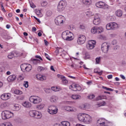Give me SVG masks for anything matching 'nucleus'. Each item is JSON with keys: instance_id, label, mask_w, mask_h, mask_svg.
Returning a JSON list of instances; mask_svg holds the SVG:
<instances>
[{"instance_id": "nucleus-1", "label": "nucleus", "mask_w": 126, "mask_h": 126, "mask_svg": "<svg viewBox=\"0 0 126 126\" xmlns=\"http://www.w3.org/2000/svg\"><path fill=\"white\" fill-rule=\"evenodd\" d=\"M77 119L85 125H91L92 124V117L87 114L80 113L77 115Z\"/></svg>"}, {"instance_id": "nucleus-2", "label": "nucleus", "mask_w": 126, "mask_h": 126, "mask_svg": "<svg viewBox=\"0 0 126 126\" xmlns=\"http://www.w3.org/2000/svg\"><path fill=\"white\" fill-rule=\"evenodd\" d=\"M62 37L63 40L66 41H72L74 39L73 37V33L69 31H66L62 33Z\"/></svg>"}, {"instance_id": "nucleus-3", "label": "nucleus", "mask_w": 126, "mask_h": 126, "mask_svg": "<svg viewBox=\"0 0 126 126\" xmlns=\"http://www.w3.org/2000/svg\"><path fill=\"white\" fill-rule=\"evenodd\" d=\"M67 5V4L66 3V0H60L57 6V10L58 12H63V11H64V10L65 9V7H66Z\"/></svg>"}, {"instance_id": "nucleus-4", "label": "nucleus", "mask_w": 126, "mask_h": 126, "mask_svg": "<svg viewBox=\"0 0 126 126\" xmlns=\"http://www.w3.org/2000/svg\"><path fill=\"white\" fill-rule=\"evenodd\" d=\"M29 101L32 104H38L42 102V98L37 95H32L29 98Z\"/></svg>"}, {"instance_id": "nucleus-5", "label": "nucleus", "mask_w": 126, "mask_h": 126, "mask_svg": "<svg viewBox=\"0 0 126 126\" xmlns=\"http://www.w3.org/2000/svg\"><path fill=\"white\" fill-rule=\"evenodd\" d=\"M13 116H14L13 113L8 110L3 111L1 113L2 120H7L8 119H10V118H12Z\"/></svg>"}, {"instance_id": "nucleus-6", "label": "nucleus", "mask_w": 126, "mask_h": 126, "mask_svg": "<svg viewBox=\"0 0 126 126\" xmlns=\"http://www.w3.org/2000/svg\"><path fill=\"white\" fill-rule=\"evenodd\" d=\"M29 116L35 119H41L42 118V113L40 111L36 110H31L29 112Z\"/></svg>"}, {"instance_id": "nucleus-7", "label": "nucleus", "mask_w": 126, "mask_h": 126, "mask_svg": "<svg viewBox=\"0 0 126 126\" xmlns=\"http://www.w3.org/2000/svg\"><path fill=\"white\" fill-rule=\"evenodd\" d=\"M55 22L56 25H63L65 22V17L63 15H59L56 18Z\"/></svg>"}, {"instance_id": "nucleus-8", "label": "nucleus", "mask_w": 126, "mask_h": 126, "mask_svg": "<svg viewBox=\"0 0 126 126\" xmlns=\"http://www.w3.org/2000/svg\"><path fill=\"white\" fill-rule=\"evenodd\" d=\"M106 28L107 30H116L119 28V25L115 22H111L106 25Z\"/></svg>"}, {"instance_id": "nucleus-9", "label": "nucleus", "mask_w": 126, "mask_h": 126, "mask_svg": "<svg viewBox=\"0 0 126 126\" xmlns=\"http://www.w3.org/2000/svg\"><path fill=\"white\" fill-rule=\"evenodd\" d=\"M86 41V36L83 34H80L77 38L76 43L77 45H83Z\"/></svg>"}, {"instance_id": "nucleus-10", "label": "nucleus", "mask_w": 126, "mask_h": 126, "mask_svg": "<svg viewBox=\"0 0 126 126\" xmlns=\"http://www.w3.org/2000/svg\"><path fill=\"white\" fill-rule=\"evenodd\" d=\"M58 111V107L55 105H51L48 106V112L50 115H56Z\"/></svg>"}, {"instance_id": "nucleus-11", "label": "nucleus", "mask_w": 126, "mask_h": 126, "mask_svg": "<svg viewBox=\"0 0 126 126\" xmlns=\"http://www.w3.org/2000/svg\"><path fill=\"white\" fill-rule=\"evenodd\" d=\"M95 6L99 8H102V9H109V5L102 1L96 2L95 3Z\"/></svg>"}, {"instance_id": "nucleus-12", "label": "nucleus", "mask_w": 126, "mask_h": 126, "mask_svg": "<svg viewBox=\"0 0 126 126\" xmlns=\"http://www.w3.org/2000/svg\"><path fill=\"white\" fill-rule=\"evenodd\" d=\"M104 31V29L102 27H94L91 29L92 34H99L102 33Z\"/></svg>"}, {"instance_id": "nucleus-13", "label": "nucleus", "mask_w": 126, "mask_h": 126, "mask_svg": "<svg viewBox=\"0 0 126 126\" xmlns=\"http://www.w3.org/2000/svg\"><path fill=\"white\" fill-rule=\"evenodd\" d=\"M95 45L96 41L93 40H89L87 43L86 47L88 50H92L95 48Z\"/></svg>"}, {"instance_id": "nucleus-14", "label": "nucleus", "mask_w": 126, "mask_h": 126, "mask_svg": "<svg viewBox=\"0 0 126 126\" xmlns=\"http://www.w3.org/2000/svg\"><path fill=\"white\" fill-rule=\"evenodd\" d=\"M69 89L73 91H81V87L78 84H73L69 86Z\"/></svg>"}, {"instance_id": "nucleus-15", "label": "nucleus", "mask_w": 126, "mask_h": 126, "mask_svg": "<svg viewBox=\"0 0 126 126\" xmlns=\"http://www.w3.org/2000/svg\"><path fill=\"white\" fill-rule=\"evenodd\" d=\"M109 47H110V45L107 43L104 42L101 45V50L105 54H107L109 51Z\"/></svg>"}, {"instance_id": "nucleus-16", "label": "nucleus", "mask_w": 126, "mask_h": 126, "mask_svg": "<svg viewBox=\"0 0 126 126\" xmlns=\"http://www.w3.org/2000/svg\"><path fill=\"white\" fill-rule=\"evenodd\" d=\"M10 98H11V94L10 93L3 94L0 95V98L4 101H6V100H8Z\"/></svg>"}, {"instance_id": "nucleus-17", "label": "nucleus", "mask_w": 126, "mask_h": 126, "mask_svg": "<svg viewBox=\"0 0 126 126\" xmlns=\"http://www.w3.org/2000/svg\"><path fill=\"white\" fill-rule=\"evenodd\" d=\"M58 77L60 78L62 80V83L63 85H67V83H68V81L66 80V78H65L63 75H58Z\"/></svg>"}, {"instance_id": "nucleus-18", "label": "nucleus", "mask_w": 126, "mask_h": 126, "mask_svg": "<svg viewBox=\"0 0 126 126\" xmlns=\"http://www.w3.org/2000/svg\"><path fill=\"white\" fill-rule=\"evenodd\" d=\"M93 23L94 25H99L101 23V19L98 15H95Z\"/></svg>"}, {"instance_id": "nucleus-19", "label": "nucleus", "mask_w": 126, "mask_h": 126, "mask_svg": "<svg viewBox=\"0 0 126 126\" xmlns=\"http://www.w3.org/2000/svg\"><path fill=\"white\" fill-rule=\"evenodd\" d=\"M22 105L24 108H27V109H29L32 107V104L31 102L28 101H25L22 102Z\"/></svg>"}, {"instance_id": "nucleus-20", "label": "nucleus", "mask_w": 126, "mask_h": 126, "mask_svg": "<svg viewBox=\"0 0 126 126\" xmlns=\"http://www.w3.org/2000/svg\"><path fill=\"white\" fill-rule=\"evenodd\" d=\"M36 78H37V79H38V80H40V81H44V80H46V79H47L46 76L41 75L40 74H36Z\"/></svg>"}, {"instance_id": "nucleus-21", "label": "nucleus", "mask_w": 126, "mask_h": 126, "mask_svg": "<svg viewBox=\"0 0 126 126\" xmlns=\"http://www.w3.org/2000/svg\"><path fill=\"white\" fill-rule=\"evenodd\" d=\"M54 126H70V123L67 121H63L61 122V124H56Z\"/></svg>"}, {"instance_id": "nucleus-22", "label": "nucleus", "mask_w": 126, "mask_h": 126, "mask_svg": "<svg viewBox=\"0 0 126 126\" xmlns=\"http://www.w3.org/2000/svg\"><path fill=\"white\" fill-rule=\"evenodd\" d=\"M97 125H99L100 126H105L106 124V120L104 119H99L97 121Z\"/></svg>"}, {"instance_id": "nucleus-23", "label": "nucleus", "mask_w": 126, "mask_h": 126, "mask_svg": "<svg viewBox=\"0 0 126 126\" xmlns=\"http://www.w3.org/2000/svg\"><path fill=\"white\" fill-rule=\"evenodd\" d=\"M82 3L86 6H89L92 4V0H82Z\"/></svg>"}, {"instance_id": "nucleus-24", "label": "nucleus", "mask_w": 126, "mask_h": 126, "mask_svg": "<svg viewBox=\"0 0 126 126\" xmlns=\"http://www.w3.org/2000/svg\"><path fill=\"white\" fill-rule=\"evenodd\" d=\"M9 106H10L9 102H5L1 103L0 107L1 109H5V108H8Z\"/></svg>"}, {"instance_id": "nucleus-25", "label": "nucleus", "mask_w": 126, "mask_h": 126, "mask_svg": "<svg viewBox=\"0 0 126 126\" xmlns=\"http://www.w3.org/2000/svg\"><path fill=\"white\" fill-rule=\"evenodd\" d=\"M17 56V52L15 51H13L9 54L8 55V58L10 59H13L14 57H16Z\"/></svg>"}, {"instance_id": "nucleus-26", "label": "nucleus", "mask_w": 126, "mask_h": 126, "mask_svg": "<svg viewBox=\"0 0 126 126\" xmlns=\"http://www.w3.org/2000/svg\"><path fill=\"white\" fill-rule=\"evenodd\" d=\"M16 80V76L15 75H11L7 78L8 82H12Z\"/></svg>"}, {"instance_id": "nucleus-27", "label": "nucleus", "mask_w": 126, "mask_h": 126, "mask_svg": "<svg viewBox=\"0 0 126 126\" xmlns=\"http://www.w3.org/2000/svg\"><path fill=\"white\" fill-rule=\"evenodd\" d=\"M59 100V97L57 95H52L50 99V102L52 103H56Z\"/></svg>"}, {"instance_id": "nucleus-28", "label": "nucleus", "mask_w": 126, "mask_h": 126, "mask_svg": "<svg viewBox=\"0 0 126 126\" xmlns=\"http://www.w3.org/2000/svg\"><path fill=\"white\" fill-rule=\"evenodd\" d=\"M12 93H13L14 94H16V95H21L22 94V91L21 90H19L18 89H12L11 90Z\"/></svg>"}, {"instance_id": "nucleus-29", "label": "nucleus", "mask_w": 126, "mask_h": 126, "mask_svg": "<svg viewBox=\"0 0 126 126\" xmlns=\"http://www.w3.org/2000/svg\"><path fill=\"white\" fill-rule=\"evenodd\" d=\"M115 14L118 17H121L123 16V11L121 9H118L115 11Z\"/></svg>"}, {"instance_id": "nucleus-30", "label": "nucleus", "mask_w": 126, "mask_h": 126, "mask_svg": "<svg viewBox=\"0 0 126 126\" xmlns=\"http://www.w3.org/2000/svg\"><path fill=\"white\" fill-rule=\"evenodd\" d=\"M44 107H45V104L44 103H40L39 105L36 106L35 108L36 110H43L44 109Z\"/></svg>"}, {"instance_id": "nucleus-31", "label": "nucleus", "mask_w": 126, "mask_h": 126, "mask_svg": "<svg viewBox=\"0 0 126 126\" xmlns=\"http://www.w3.org/2000/svg\"><path fill=\"white\" fill-rule=\"evenodd\" d=\"M71 98L73 100H78L79 99H81V96L79 94H73Z\"/></svg>"}, {"instance_id": "nucleus-32", "label": "nucleus", "mask_w": 126, "mask_h": 126, "mask_svg": "<svg viewBox=\"0 0 126 126\" xmlns=\"http://www.w3.org/2000/svg\"><path fill=\"white\" fill-rule=\"evenodd\" d=\"M37 71L39 72H41L42 71H44V70H47V68L46 67H44L43 66H38L37 67Z\"/></svg>"}, {"instance_id": "nucleus-33", "label": "nucleus", "mask_w": 126, "mask_h": 126, "mask_svg": "<svg viewBox=\"0 0 126 126\" xmlns=\"http://www.w3.org/2000/svg\"><path fill=\"white\" fill-rule=\"evenodd\" d=\"M64 109L68 112H73V108L70 106H64Z\"/></svg>"}, {"instance_id": "nucleus-34", "label": "nucleus", "mask_w": 126, "mask_h": 126, "mask_svg": "<svg viewBox=\"0 0 126 126\" xmlns=\"http://www.w3.org/2000/svg\"><path fill=\"white\" fill-rule=\"evenodd\" d=\"M32 69V65H31V64H28L25 70H26V71H27L28 72H29V71H30V70H31Z\"/></svg>"}, {"instance_id": "nucleus-35", "label": "nucleus", "mask_w": 126, "mask_h": 126, "mask_svg": "<svg viewBox=\"0 0 126 126\" xmlns=\"http://www.w3.org/2000/svg\"><path fill=\"white\" fill-rule=\"evenodd\" d=\"M21 107L20 106V105L18 104H15L14 105V107L13 108L15 111H19L20 110Z\"/></svg>"}, {"instance_id": "nucleus-36", "label": "nucleus", "mask_w": 126, "mask_h": 126, "mask_svg": "<svg viewBox=\"0 0 126 126\" xmlns=\"http://www.w3.org/2000/svg\"><path fill=\"white\" fill-rule=\"evenodd\" d=\"M86 15L88 17H90V16H93L94 15V13L91 12L90 10L87 11L86 12Z\"/></svg>"}, {"instance_id": "nucleus-37", "label": "nucleus", "mask_w": 126, "mask_h": 126, "mask_svg": "<svg viewBox=\"0 0 126 126\" xmlns=\"http://www.w3.org/2000/svg\"><path fill=\"white\" fill-rule=\"evenodd\" d=\"M101 57H96L95 58V64H100L101 63Z\"/></svg>"}, {"instance_id": "nucleus-38", "label": "nucleus", "mask_w": 126, "mask_h": 126, "mask_svg": "<svg viewBox=\"0 0 126 126\" xmlns=\"http://www.w3.org/2000/svg\"><path fill=\"white\" fill-rule=\"evenodd\" d=\"M94 72L95 73H97L99 75H101V74H102V73H103V71H100V69H99V68H95V69H94Z\"/></svg>"}, {"instance_id": "nucleus-39", "label": "nucleus", "mask_w": 126, "mask_h": 126, "mask_svg": "<svg viewBox=\"0 0 126 126\" xmlns=\"http://www.w3.org/2000/svg\"><path fill=\"white\" fill-rule=\"evenodd\" d=\"M51 89L53 91H55V92H58V91H60V90H61V89L60 87H52L51 88Z\"/></svg>"}, {"instance_id": "nucleus-40", "label": "nucleus", "mask_w": 126, "mask_h": 126, "mask_svg": "<svg viewBox=\"0 0 126 126\" xmlns=\"http://www.w3.org/2000/svg\"><path fill=\"white\" fill-rule=\"evenodd\" d=\"M0 126H13L12 124L10 122H6L4 124H1Z\"/></svg>"}, {"instance_id": "nucleus-41", "label": "nucleus", "mask_w": 126, "mask_h": 126, "mask_svg": "<svg viewBox=\"0 0 126 126\" xmlns=\"http://www.w3.org/2000/svg\"><path fill=\"white\" fill-rule=\"evenodd\" d=\"M28 64L24 63L21 65V69L22 70H25Z\"/></svg>"}, {"instance_id": "nucleus-42", "label": "nucleus", "mask_w": 126, "mask_h": 126, "mask_svg": "<svg viewBox=\"0 0 126 126\" xmlns=\"http://www.w3.org/2000/svg\"><path fill=\"white\" fill-rule=\"evenodd\" d=\"M48 5V2L46 1H42L41 2V5L42 7H45V6H47Z\"/></svg>"}, {"instance_id": "nucleus-43", "label": "nucleus", "mask_w": 126, "mask_h": 126, "mask_svg": "<svg viewBox=\"0 0 126 126\" xmlns=\"http://www.w3.org/2000/svg\"><path fill=\"white\" fill-rule=\"evenodd\" d=\"M35 11L37 15L42 16V13L41 12V10L35 9Z\"/></svg>"}, {"instance_id": "nucleus-44", "label": "nucleus", "mask_w": 126, "mask_h": 126, "mask_svg": "<svg viewBox=\"0 0 126 126\" xmlns=\"http://www.w3.org/2000/svg\"><path fill=\"white\" fill-rule=\"evenodd\" d=\"M102 89H105V90H106L107 91H114V89H111L110 88H107V87H105V86H102Z\"/></svg>"}, {"instance_id": "nucleus-45", "label": "nucleus", "mask_w": 126, "mask_h": 126, "mask_svg": "<svg viewBox=\"0 0 126 126\" xmlns=\"http://www.w3.org/2000/svg\"><path fill=\"white\" fill-rule=\"evenodd\" d=\"M32 63H34V64H37V63H40V60L38 59H33Z\"/></svg>"}, {"instance_id": "nucleus-46", "label": "nucleus", "mask_w": 126, "mask_h": 126, "mask_svg": "<svg viewBox=\"0 0 126 126\" xmlns=\"http://www.w3.org/2000/svg\"><path fill=\"white\" fill-rule=\"evenodd\" d=\"M88 98L89 99H90L91 100H92V99H94V98H95V94H90L88 96Z\"/></svg>"}, {"instance_id": "nucleus-47", "label": "nucleus", "mask_w": 126, "mask_h": 126, "mask_svg": "<svg viewBox=\"0 0 126 126\" xmlns=\"http://www.w3.org/2000/svg\"><path fill=\"white\" fill-rule=\"evenodd\" d=\"M105 105H106V102L105 101H102L97 104V106H98V107H101L102 106H105Z\"/></svg>"}, {"instance_id": "nucleus-48", "label": "nucleus", "mask_w": 126, "mask_h": 126, "mask_svg": "<svg viewBox=\"0 0 126 126\" xmlns=\"http://www.w3.org/2000/svg\"><path fill=\"white\" fill-rule=\"evenodd\" d=\"M24 86H25V87H26V88H28V87L29 86L28 81L24 82Z\"/></svg>"}, {"instance_id": "nucleus-49", "label": "nucleus", "mask_w": 126, "mask_h": 126, "mask_svg": "<svg viewBox=\"0 0 126 126\" xmlns=\"http://www.w3.org/2000/svg\"><path fill=\"white\" fill-rule=\"evenodd\" d=\"M44 56L45 58L48 60V61H52V59L50 58V56H49V55H48V54L45 53Z\"/></svg>"}, {"instance_id": "nucleus-50", "label": "nucleus", "mask_w": 126, "mask_h": 126, "mask_svg": "<svg viewBox=\"0 0 126 126\" xmlns=\"http://www.w3.org/2000/svg\"><path fill=\"white\" fill-rule=\"evenodd\" d=\"M81 108H82V110H86L87 109V105L83 104L81 106Z\"/></svg>"}, {"instance_id": "nucleus-51", "label": "nucleus", "mask_w": 126, "mask_h": 126, "mask_svg": "<svg viewBox=\"0 0 126 126\" xmlns=\"http://www.w3.org/2000/svg\"><path fill=\"white\" fill-rule=\"evenodd\" d=\"M64 50H63V49L61 48L57 49V52H58V53H63V52H64Z\"/></svg>"}, {"instance_id": "nucleus-52", "label": "nucleus", "mask_w": 126, "mask_h": 126, "mask_svg": "<svg viewBox=\"0 0 126 126\" xmlns=\"http://www.w3.org/2000/svg\"><path fill=\"white\" fill-rule=\"evenodd\" d=\"M46 14L47 16H51V15H52V11H48L46 12Z\"/></svg>"}, {"instance_id": "nucleus-53", "label": "nucleus", "mask_w": 126, "mask_h": 126, "mask_svg": "<svg viewBox=\"0 0 126 126\" xmlns=\"http://www.w3.org/2000/svg\"><path fill=\"white\" fill-rule=\"evenodd\" d=\"M30 5H31V7H32V8H34V7H36V6L33 2H31Z\"/></svg>"}, {"instance_id": "nucleus-54", "label": "nucleus", "mask_w": 126, "mask_h": 126, "mask_svg": "<svg viewBox=\"0 0 126 126\" xmlns=\"http://www.w3.org/2000/svg\"><path fill=\"white\" fill-rule=\"evenodd\" d=\"M79 28L80 29H85V26L83 24L80 25Z\"/></svg>"}, {"instance_id": "nucleus-55", "label": "nucleus", "mask_w": 126, "mask_h": 126, "mask_svg": "<svg viewBox=\"0 0 126 126\" xmlns=\"http://www.w3.org/2000/svg\"><path fill=\"white\" fill-rule=\"evenodd\" d=\"M36 59H39L40 60V61H43V59H42V57H41L40 56L36 55L35 56Z\"/></svg>"}, {"instance_id": "nucleus-56", "label": "nucleus", "mask_w": 126, "mask_h": 126, "mask_svg": "<svg viewBox=\"0 0 126 126\" xmlns=\"http://www.w3.org/2000/svg\"><path fill=\"white\" fill-rule=\"evenodd\" d=\"M5 68H6V69H10V66L8 64H7V65H5Z\"/></svg>"}, {"instance_id": "nucleus-57", "label": "nucleus", "mask_w": 126, "mask_h": 126, "mask_svg": "<svg viewBox=\"0 0 126 126\" xmlns=\"http://www.w3.org/2000/svg\"><path fill=\"white\" fill-rule=\"evenodd\" d=\"M108 79H112L113 78V75H109L107 76Z\"/></svg>"}, {"instance_id": "nucleus-58", "label": "nucleus", "mask_w": 126, "mask_h": 126, "mask_svg": "<svg viewBox=\"0 0 126 126\" xmlns=\"http://www.w3.org/2000/svg\"><path fill=\"white\" fill-rule=\"evenodd\" d=\"M32 32H36V31H37V29L35 27L32 28Z\"/></svg>"}, {"instance_id": "nucleus-59", "label": "nucleus", "mask_w": 126, "mask_h": 126, "mask_svg": "<svg viewBox=\"0 0 126 126\" xmlns=\"http://www.w3.org/2000/svg\"><path fill=\"white\" fill-rule=\"evenodd\" d=\"M103 99V96L99 95L98 97L97 98V100H102Z\"/></svg>"}, {"instance_id": "nucleus-60", "label": "nucleus", "mask_w": 126, "mask_h": 126, "mask_svg": "<svg viewBox=\"0 0 126 126\" xmlns=\"http://www.w3.org/2000/svg\"><path fill=\"white\" fill-rule=\"evenodd\" d=\"M117 40H113V41L112 42V44L113 45H116V44H117Z\"/></svg>"}, {"instance_id": "nucleus-61", "label": "nucleus", "mask_w": 126, "mask_h": 126, "mask_svg": "<svg viewBox=\"0 0 126 126\" xmlns=\"http://www.w3.org/2000/svg\"><path fill=\"white\" fill-rule=\"evenodd\" d=\"M18 79H20V80H23L24 79V78L22 76H19L18 77Z\"/></svg>"}, {"instance_id": "nucleus-62", "label": "nucleus", "mask_w": 126, "mask_h": 126, "mask_svg": "<svg viewBox=\"0 0 126 126\" xmlns=\"http://www.w3.org/2000/svg\"><path fill=\"white\" fill-rule=\"evenodd\" d=\"M120 49V46L119 45H116L114 47V50H118Z\"/></svg>"}, {"instance_id": "nucleus-63", "label": "nucleus", "mask_w": 126, "mask_h": 126, "mask_svg": "<svg viewBox=\"0 0 126 126\" xmlns=\"http://www.w3.org/2000/svg\"><path fill=\"white\" fill-rule=\"evenodd\" d=\"M87 84H88V85H91V84H92V81L87 82Z\"/></svg>"}, {"instance_id": "nucleus-64", "label": "nucleus", "mask_w": 126, "mask_h": 126, "mask_svg": "<svg viewBox=\"0 0 126 126\" xmlns=\"http://www.w3.org/2000/svg\"><path fill=\"white\" fill-rule=\"evenodd\" d=\"M120 77H121V78H122V79H126V77H125V76H124V75H120Z\"/></svg>"}]
</instances>
